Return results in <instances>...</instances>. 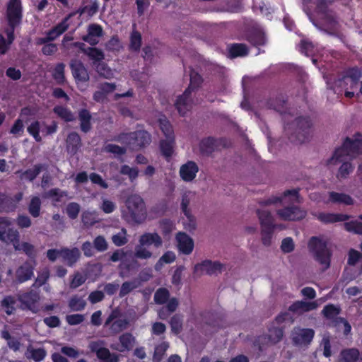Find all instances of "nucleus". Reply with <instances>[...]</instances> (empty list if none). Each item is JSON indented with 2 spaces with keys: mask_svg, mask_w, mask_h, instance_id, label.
<instances>
[{
  "mask_svg": "<svg viewBox=\"0 0 362 362\" xmlns=\"http://www.w3.org/2000/svg\"><path fill=\"white\" fill-rule=\"evenodd\" d=\"M228 52L231 58H235L247 55L249 50L245 44L233 43L230 45Z\"/></svg>",
  "mask_w": 362,
  "mask_h": 362,
  "instance_id": "nucleus-38",
  "label": "nucleus"
},
{
  "mask_svg": "<svg viewBox=\"0 0 362 362\" xmlns=\"http://www.w3.org/2000/svg\"><path fill=\"white\" fill-rule=\"evenodd\" d=\"M61 257L67 266L73 267L80 259L81 252L77 247H73L71 249L62 247Z\"/></svg>",
  "mask_w": 362,
  "mask_h": 362,
  "instance_id": "nucleus-22",
  "label": "nucleus"
},
{
  "mask_svg": "<svg viewBox=\"0 0 362 362\" xmlns=\"http://www.w3.org/2000/svg\"><path fill=\"white\" fill-rule=\"evenodd\" d=\"M183 319L180 315H174L170 320L171 331L175 334H180L182 330Z\"/></svg>",
  "mask_w": 362,
  "mask_h": 362,
  "instance_id": "nucleus-54",
  "label": "nucleus"
},
{
  "mask_svg": "<svg viewBox=\"0 0 362 362\" xmlns=\"http://www.w3.org/2000/svg\"><path fill=\"white\" fill-rule=\"evenodd\" d=\"M223 269V264L218 261L212 262L206 259L194 265V274L202 276L204 272L209 276L221 274Z\"/></svg>",
  "mask_w": 362,
  "mask_h": 362,
  "instance_id": "nucleus-10",
  "label": "nucleus"
},
{
  "mask_svg": "<svg viewBox=\"0 0 362 362\" xmlns=\"http://www.w3.org/2000/svg\"><path fill=\"white\" fill-rule=\"evenodd\" d=\"M65 65L64 63H58L53 71L52 76L59 83H64L65 80L64 76Z\"/></svg>",
  "mask_w": 362,
  "mask_h": 362,
  "instance_id": "nucleus-61",
  "label": "nucleus"
},
{
  "mask_svg": "<svg viewBox=\"0 0 362 362\" xmlns=\"http://www.w3.org/2000/svg\"><path fill=\"white\" fill-rule=\"evenodd\" d=\"M120 174L127 175L131 181H134L139 176V169L136 167L132 168L128 165H122L119 170Z\"/></svg>",
  "mask_w": 362,
  "mask_h": 362,
  "instance_id": "nucleus-58",
  "label": "nucleus"
},
{
  "mask_svg": "<svg viewBox=\"0 0 362 362\" xmlns=\"http://www.w3.org/2000/svg\"><path fill=\"white\" fill-rule=\"evenodd\" d=\"M358 154H362V139L358 138L351 139L349 137H346L342 146L336 148L332 156L328 159V163H332L334 160L343 161L348 156H354ZM358 173L362 182V163L358 166Z\"/></svg>",
  "mask_w": 362,
  "mask_h": 362,
  "instance_id": "nucleus-4",
  "label": "nucleus"
},
{
  "mask_svg": "<svg viewBox=\"0 0 362 362\" xmlns=\"http://www.w3.org/2000/svg\"><path fill=\"white\" fill-rule=\"evenodd\" d=\"M23 18V8L21 0H8L6 4V19L8 28L4 33L7 36L6 39L0 34V54H5L15 40V30L22 23Z\"/></svg>",
  "mask_w": 362,
  "mask_h": 362,
  "instance_id": "nucleus-1",
  "label": "nucleus"
},
{
  "mask_svg": "<svg viewBox=\"0 0 362 362\" xmlns=\"http://www.w3.org/2000/svg\"><path fill=\"white\" fill-rule=\"evenodd\" d=\"M308 248L315 259L323 267V270L330 267L332 252L327 247V241L313 236L308 242Z\"/></svg>",
  "mask_w": 362,
  "mask_h": 362,
  "instance_id": "nucleus-5",
  "label": "nucleus"
},
{
  "mask_svg": "<svg viewBox=\"0 0 362 362\" xmlns=\"http://www.w3.org/2000/svg\"><path fill=\"white\" fill-rule=\"evenodd\" d=\"M340 356L343 362H357L360 351L357 348H346L341 351Z\"/></svg>",
  "mask_w": 362,
  "mask_h": 362,
  "instance_id": "nucleus-39",
  "label": "nucleus"
},
{
  "mask_svg": "<svg viewBox=\"0 0 362 362\" xmlns=\"http://www.w3.org/2000/svg\"><path fill=\"white\" fill-rule=\"evenodd\" d=\"M92 116L87 109L83 108L78 111V119L80 121V128L83 133H88L92 128Z\"/></svg>",
  "mask_w": 362,
  "mask_h": 362,
  "instance_id": "nucleus-33",
  "label": "nucleus"
},
{
  "mask_svg": "<svg viewBox=\"0 0 362 362\" xmlns=\"http://www.w3.org/2000/svg\"><path fill=\"white\" fill-rule=\"evenodd\" d=\"M340 312L341 308L334 305V304L326 305L322 310V313L325 318L328 320H334L336 318L337 322L338 318L337 315L340 313Z\"/></svg>",
  "mask_w": 362,
  "mask_h": 362,
  "instance_id": "nucleus-47",
  "label": "nucleus"
},
{
  "mask_svg": "<svg viewBox=\"0 0 362 362\" xmlns=\"http://www.w3.org/2000/svg\"><path fill=\"white\" fill-rule=\"evenodd\" d=\"M175 144V139H162L159 143V148L160 150L161 155L165 158L166 160L169 161L174 152V146Z\"/></svg>",
  "mask_w": 362,
  "mask_h": 362,
  "instance_id": "nucleus-32",
  "label": "nucleus"
},
{
  "mask_svg": "<svg viewBox=\"0 0 362 362\" xmlns=\"http://www.w3.org/2000/svg\"><path fill=\"white\" fill-rule=\"evenodd\" d=\"M27 131L30 134L35 141L40 142L42 141V137L40 135V123L39 121L35 120L28 127Z\"/></svg>",
  "mask_w": 362,
  "mask_h": 362,
  "instance_id": "nucleus-57",
  "label": "nucleus"
},
{
  "mask_svg": "<svg viewBox=\"0 0 362 362\" xmlns=\"http://www.w3.org/2000/svg\"><path fill=\"white\" fill-rule=\"evenodd\" d=\"M119 341L120 343L119 347L115 349L120 352L132 350L135 344V338L129 332H126L120 335Z\"/></svg>",
  "mask_w": 362,
  "mask_h": 362,
  "instance_id": "nucleus-34",
  "label": "nucleus"
},
{
  "mask_svg": "<svg viewBox=\"0 0 362 362\" xmlns=\"http://www.w3.org/2000/svg\"><path fill=\"white\" fill-rule=\"evenodd\" d=\"M86 55L92 61L93 66L101 62L105 59L104 52L97 47H87V53Z\"/></svg>",
  "mask_w": 362,
  "mask_h": 362,
  "instance_id": "nucleus-40",
  "label": "nucleus"
},
{
  "mask_svg": "<svg viewBox=\"0 0 362 362\" xmlns=\"http://www.w3.org/2000/svg\"><path fill=\"white\" fill-rule=\"evenodd\" d=\"M293 125L296 129L293 132H289L290 127L285 126L284 129L288 135L289 140L296 144H303L307 141L311 133L312 122L309 117H299L296 119Z\"/></svg>",
  "mask_w": 362,
  "mask_h": 362,
  "instance_id": "nucleus-6",
  "label": "nucleus"
},
{
  "mask_svg": "<svg viewBox=\"0 0 362 362\" xmlns=\"http://www.w3.org/2000/svg\"><path fill=\"white\" fill-rule=\"evenodd\" d=\"M315 331L311 328L296 327L291 332L292 343L296 346H308L313 340Z\"/></svg>",
  "mask_w": 362,
  "mask_h": 362,
  "instance_id": "nucleus-9",
  "label": "nucleus"
},
{
  "mask_svg": "<svg viewBox=\"0 0 362 362\" xmlns=\"http://www.w3.org/2000/svg\"><path fill=\"white\" fill-rule=\"evenodd\" d=\"M11 221L7 217H0V240L12 244L16 251H22L35 262L37 250L33 245L28 242L20 243L19 232L11 228Z\"/></svg>",
  "mask_w": 362,
  "mask_h": 362,
  "instance_id": "nucleus-2",
  "label": "nucleus"
},
{
  "mask_svg": "<svg viewBox=\"0 0 362 362\" xmlns=\"http://www.w3.org/2000/svg\"><path fill=\"white\" fill-rule=\"evenodd\" d=\"M267 105L269 109H273L280 114H284L287 111V97L279 93L275 98L271 97L267 102Z\"/></svg>",
  "mask_w": 362,
  "mask_h": 362,
  "instance_id": "nucleus-19",
  "label": "nucleus"
},
{
  "mask_svg": "<svg viewBox=\"0 0 362 362\" xmlns=\"http://www.w3.org/2000/svg\"><path fill=\"white\" fill-rule=\"evenodd\" d=\"M198 172L197 164L194 161L189 160L180 166L179 173L183 181L189 182L194 180Z\"/></svg>",
  "mask_w": 362,
  "mask_h": 362,
  "instance_id": "nucleus-16",
  "label": "nucleus"
},
{
  "mask_svg": "<svg viewBox=\"0 0 362 362\" xmlns=\"http://www.w3.org/2000/svg\"><path fill=\"white\" fill-rule=\"evenodd\" d=\"M190 203V199L186 194L182 195V202H181V209L185 216L187 218L190 224L192 225L193 228H195V220L194 216L191 214V211L189 209V205Z\"/></svg>",
  "mask_w": 362,
  "mask_h": 362,
  "instance_id": "nucleus-43",
  "label": "nucleus"
},
{
  "mask_svg": "<svg viewBox=\"0 0 362 362\" xmlns=\"http://www.w3.org/2000/svg\"><path fill=\"white\" fill-rule=\"evenodd\" d=\"M142 37L141 33L137 30H133L130 35V43L129 49L133 52H139L141 49Z\"/></svg>",
  "mask_w": 362,
  "mask_h": 362,
  "instance_id": "nucleus-46",
  "label": "nucleus"
},
{
  "mask_svg": "<svg viewBox=\"0 0 362 362\" xmlns=\"http://www.w3.org/2000/svg\"><path fill=\"white\" fill-rule=\"evenodd\" d=\"M47 169V166L45 164L38 163L33 165L32 168H28L25 170H18L16 174H19V178L21 180H25L28 182H33L35 178L40 175V173Z\"/></svg>",
  "mask_w": 362,
  "mask_h": 362,
  "instance_id": "nucleus-18",
  "label": "nucleus"
},
{
  "mask_svg": "<svg viewBox=\"0 0 362 362\" xmlns=\"http://www.w3.org/2000/svg\"><path fill=\"white\" fill-rule=\"evenodd\" d=\"M331 3L329 0H316L315 10L328 24L334 26L337 21L334 13L329 8V4Z\"/></svg>",
  "mask_w": 362,
  "mask_h": 362,
  "instance_id": "nucleus-13",
  "label": "nucleus"
},
{
  "mask_svg": "<svg viewBox=\"0 0 362 362\" xmlns=\"http://www.w3.org/2000/svg\"><path fill=\"white\" fill-rule=\"evenodd\" d=\"M34 266L28 261L21 265L16 272L17 281L21 284L31 279L34 275Z\"/></svg>",
  "mask_w": 362,
  "mask_h": 362,
  "instance_id": "nucleus-20",
  "label": "nucleus"
},
{
  "mask_svg": "<svg viewBox=\"0 0 362 362\" xmlns=\"http://www.w3.org/2000/svg\"><path fill=\"white\" fill-rule=\"evenodd\" d=\"M16 303V300L12 296H7L1 300V305L6 310V313L8 315L13 313L15 311L14 305Z\"/></svg>",
  "mask_w": 362,
  "mask_h": 362,
  "instance_id": "nucleus-59",
  "label": "nucleus"
},
{
  "mask_svg": "<svg viewBox=\"0 0 362 362\" xmlns=\"http://www.w3.org/2000/svg\"><path fill=\"white\" fill-rule=\"evenodd\" d=\"M256 214L259 220L262 228L276 227L274 223V218L270 211L264 209H257Z\"/></svg>",
  "mask_w": 362,
  "mask_h": 362,
  "instance_id": "nucleus-37",
  "label": "nucleus"
},
{
  "mask_svg": "<svg viewBox=\"0 0 362 362\" xmlns=\"http://www.w3.org/2000/svg\"><path fill=\"white\" fill-rule=\"evenodd\" d=\"M329 202L333 204H342L346 206H351L354 204V200L350 195L334 191L329 192Z\"/></svg>",
  "mask_w": 362,
  "mask_h": 362,
  "instance_id": "nucleus-31",
  "label": "nucleus"
},
{
  "mask_svg": "<svg viewBox=\"0 0 362 362\" xmlns=\"http://www.w3.org/2000/svg\"><path fill=\"white\" fill-rule=\"evenodd\" d=\"M114 141L126 143L138 149L144 148L151 142V135L146 130H137L129 133H120Z\"/></svg>",
  "mask_w": 362,
  "mask_h": 362,
  "instance_id": "nucleus-7",
  "label": "nucleus"
},
{
  "mask_svg": "<svg viewBox=\"0 0 362 362\" xmlns=\"http://www.w3.org/2000/svg\"><path fill=\"white\" fill-rule=\"evenodd\" d=\"M176 239L179 250L185 255H189L194 249V242L187 233L179 232L177 234Z\"/></svg>",
  "mask_w": 362,
  "mask_h": 362,
  "instance_id": "nucleus-21",
  "label": "nucleus"
},
{
  "mask_svg": "<svg viewBox=\"0 0 362 362\" xmlns=\"http://www.w3.org/2000/svg\"><path fill=\"white\" fill-rule=\"evenodd\" d=\"M346 159H344L343 161L334 160L332 163H328V160L327 161V165H332V164L335 165L337 163L342 162V164L340 166L339 171H338V174H337L338 178H346L353 171L354 168H353L351 163L349 162H346Z\"/></svg>",
  "mask_w": 362,
  "mask_h": 362,
  "instance_id": "nucleus-45",
  "label": "nucleus"
},
{
  "mask_svg": "<svg viewBox=\"0 0 362 362\" xmlns=\"http://www.w3.org/2000/svg\"><path fill=\"white\" fill-rule=\"evenodd\" d=\"M118 313L113 310L105 320V326L110 325V329L113 334H117L127 328L129 322L127 319H118L115 320Z\"/></svg>",
  "mask_w": 362,
  "mask_h": 362,
  "instance_id": "nucleus-17",
  "label": "nucleus"
},
{
  "mask_svg": "<svg viewBox=\"0 0 362 362\" xmlns=\"http://www.w3.org/2000/svg\"><path fill=\"white\" fill-rule=\"evenodd\" d=\"M127 230L124 228H122L120 232L115 234L112 237V243L118 247L124 245L128 240L126 237Z\"/></svg>",
  "mask_w": 362,
  "mask_h": 362,
  "instance_id": "nucleus-62",
  "label": "nucleus"
},
{
  "mask_svg": "<svg viewBox=\"0 0 362 362\" xmlns=\"http://www.w3.org/2000/svg\"><path fill=\"white\" fill-rule=\"evenodd\" d=\"M1 337L7 341L8 346L14 351H18L21 343L18 340L13 339L8 330L3 329L1 332Z\"/></svg>",
  "mask_w": 362,
  "mask_h": 362,
  "instance_id": "nucleus-52",
  "label": "nucleus"
},
{
  "mask_svg": "<svg viewBox=\"0 0 362 362\" xmlns=\"http://www.w3.org/2000/svg\"><path fill=\"white\" fill-rule=\"evenodd\" d=\"M86 305V302L78 296H74L69 301V307L72 311H81Z\"/></svg>",
  "mask_w": 362,
  "mask_h": 362,
  "instance_id": "nucleus-55",
  "label": "nucleus"
},
{
  "mask_svg": "<svg viewBox=\"0 0 362 362\" xmlns=\"http://www.w3.org/2000/svg\"><path fill=\"white\" fill-rule=\"evenodd\" d=\"M344 229L350 233L362 235V222L351 221L344 223Z\"/></svg>",
  "mask_w": 362,
  "mask_h": 362,
  "instance_id": "nucleus-56",
  "label": "nucleus"
},
{
  "mask_svg": "<svg viewBox=\"0 0 362 362\" xmlns=\"http://www.w3.org/2000/svg\"><path fill=\"white\" fill-rule=\"evenodd\" d=\"M194 104L192 98V93L188 90H185L182 95L177 96L175 103V106L181 116H185L187 112L190 111Z\"/></svg>",
  "mask_w": 362,
  "mask_h": 362,
  "instance_id": "nucleus-15",
  "label": "nucleus"
},
{
  "mask_svg": "<svg viewBox=\"0 0 362 362\" xmlns=\"http://www.w3.org/2000/svg\"><path fill=\"white\" fill-rule=\"evenodd\" d=\"M246 40L253 46H264L267 43L264 33L259 29H252L246 35Z\"/></svg>",
  "mask_w": 362,
  "mask_h": 362,
  "instance_id": "nucleus-27",
  "label": "nucleus"
},
{
  "mask_svg": "<svg viewBox=\"0 0 362 362\" xmlns=\"http://www.w3.org/2000/svg\"><path fill=\"white\" fill-rule=\"evenodd\" d=\"M276 227H265L262 228L261 235L262 242L264 246H269L272 243V238L274 228Z\"/></svg>",
  "mask_w": 362,
  "mask_h": 362,
  "instance_id": "nucleus-60",
  "label": "nucleus"
},
{
  "mask_svg": "<svg viewBox=\"0 0 362 362\" xmlns=\"http://www.w3.org/2000/svg\"><path fill=\"white\" fill-rule=\"evenodd\" d=\"M122 210V218L130 224L143 223L147 216L146 204L143 198L138 194H131L124 202Z\"/></svg>",
  "mask_w": 362,
  "mask_h": 362,
  "instance_id": "nucleus-3",
  "label": "nucleus"
},
{
  "mask_svg": "<svg viewBox=\"0 0 362 362\" xmlns=\"http://www.w3.org/2000/svg\"><path fill=\"white\" fill-rule=\"evenodd\" d=\"M317 218L322 223L327 224L346 221L351 218V216L344 214L321 212L318 214Z\"/></svg>",
  "mask_w": 362,
  "mask_h": 362,
  "instance_id": "nucleus-26",
  "label": "nucleus"
},
{
  "mask_svg": "<svg viewBox=\"0 0 362 362\" xmlns=\"http://www.w3.org/2000/svg\"><path fill=\"white\" fill-rule=\"evenodd\" d=\"M202 83V76L194 70H192L190 72L189 85L187 88H186V90L192 93V92L197 90L201 87Z\"/></svg>",
  "mask_w": 362,
  "mask_h": 362,
  "instance_id": "nucleus-42",
  "label": "nucleus"
},
{
  "mask_svg": "<svg viewBox=\"0 0 362 362\" xmlns=\"http://www.w3.org/2000/svg\"><path fill=\"white\" fill-rule=\"evenodd\" d=\"M53 112L64 122H73L75 119L73 112L67 107L62 105H56Z\"/></svg>",
  "mask_w": 362,
  "mask_h": 362,
  "instance_id": "nucleus-41",
  "label": "nucleus"
},
{
  "mask_svg": "<svg viewBox=\"0 0 362 362\" xmlns=\"http://www.w3.org/2000/svg\"><path fill=\"white\" fill-rule=\"evenodd\" d=\"M277 214L285 221H300L306 216V211L297 206H290L277 211Z\"/></svg>",
  "mask_w": 362,
  "mask_h": 362,
  "instance_id": "nucleus-14",
  "label": "nucleus"
},
{
  "mask_svg": "<svg viewBox=\"0 0 362 362\" xmlns=\"http://www.w3.org/2000/svg\"><path fill=\"white\" fill-rule=\"evenodd\" d=\"M69 66L73 77L77 84L84 83L90 80L88 71L81 61L72 59Z\"/></svg>",
  "mask_w": 362,
  "mask_h": 362,
  "instance_id": "nucleus-12",
  "label": "nucleus"
},
{
  "mask_svg": "<svg viewBox=\"0 0 362 362\" xmlns=\"http://www.w3.org/2000/svg\"><path fill=\"white\" fill-rule=\"evenodd\" d=\"M170 298L169 291L165 288H159L154 293L153 300L158 305H163Z\"/></svg>",
  "mask_w": 362,
  "mask_h": 362,
  "instance_id": "nucleus-53",
  "label": "nucleus"
},
{
  "mask_svg": "<svg viewBox=\"0 0 362 362\" xmlns=\"http://www.w3.org/2000/svg\"><path fill=\"white\" fill-rule=\"evenodd\" d=\"M141 246L140 244L135 247L134 256L141 259H147L152 257V252Z\"/></svg>",
  "mask_w": 362,
  "mask_h": 362,
  "instance_id": "nucleus-64",
  "label": "nucleus"
},
{
  "mask_svg": "<svg viewBox=\"0 0 362 362\" xmlns=\"http://www.w3.org/2000/svg\"><path fill=\"white\" fill-rule=\"evenodd\" d=\"M18 299L25 308L33 310L40 297L36 291L32 290L20 295Z\"/></svg>",
  "mask_w": 362,
  "mask_h": 362,
  "instance_id": "nucleus-29",
  "label": "nucleus"
},
{
  "mask_svg": "<svg viewBox=\"0 0 362 362\" xmlns=\"http://www.w3.org/2000/svg\"><path fill=\"white\" fill-rule=\"evenodd\" d=\"M283 336V328L273 327L269 329V334L257 337L253 342V346L257 347L259 351L262 352L267 349L268 342H270L272 344H276L282 339Z\"/></svg>",
  "mask_w": 362,
  "mask_h": 362,
  "instance_id": "nucleus-8",
  "label": "nucleus"
},
{
  "mask_svg": "<svg viewBox=\"0 0 362 362\" xmlns=\"http://www.w3.org/2000/svg\"><path fill=\"white\" fill-rule=\"evenodd\" d=\"M361 76V71L358 67H352L346 71V74L343 77V81L346 84H348L347 81H352L356 84L359 83Z\"/></svg>",
  "mask_w": 362,
  "mask_h": 362,
  "instance_id": "nucleus-49",
  "label": "nucleus"
},
{
  "mask_svg": "<svg viewBox=\"0 0 362 362\" xmlns=\"http://www.w3.org/2000/svg\"><path fill=\"white\" fill-rule=\"evenodd\" d=\"M317 308V303L315 301L305 302L297 300L293 302L289 307L288 311L293 313L301 315L304 313L313 310Z\"/></svg>",
  "mask_w": 362,
  "mask_h": 362,
  "instance_id": "nucleus-24",
  "label": "nucleus"
},
{
  "mask_svg": "<svg viewBox=\"0 0 362 362\" xmlns=\"http://www.w3.org/2000/svg\"><path fill=\"white\" fill-rule=\"evenodd\" d=\"M72 17H74V13H69L60 23L47 31L45 34L52 38V41H54L67 30L69 26L68 21Z\"/></svg>",
  "mask_w": 362,
  "mask_h": 362,
  "instance_id": "nucleus-23",
  "label": "nucleus"
},
{
  "mask_svg": "<svg viewBox=\"0 0 362 362\" xmlns=\"http://www.w3.org/2000/svg\"><path fill=\"white\" fill-rule=\"evenodd\" d=\"M42 202L39 197L34 196L28 204V209L31 216L37 218L40 215Z\"/></svg>",
  "mask_w": 362,
  "mask_h": 362,
  "instance_id": "nucleus-44",
  "label": "nucleus"
},
{
  "mask_svg": "<svg viewBox=\"0 0 362 362\" xmlns=\"http://www.w3.org/2000/svg\"><path fill=\"white\" fill-rule=\"evenodd\" d=\"M94 66L95 68L96 72L100 77H103L106 79H110L113 77L114 74L112 70L103 61L97 64Z\"/></svg>",
  "mask_w": 362,
  "mask_h": 362,
  "instance_id": "nucleus-48",
  "label": "nucleus"
},
{
  "mask_svg": "<svg viewBox=\"0 0 362 362\" xmlns=\"http://www.w3.org/2000/svg\"><path fill=\"white\" fill-rule=\"evenodd\" d=\"M160 228L163 235H170L175 228L173 222L168 218H164L160 221Z\"/></svg>",
  "mask_w": 362,
  "mask_h": 362,
  "instance_id": "nucleus-63",
  "label": "nucleus"
},
{
  "mask_svg": "<svg viewBox=\"0 0 362 362\" xmlns=\"http://www.w3.org/2000/svg\"><path fill=\"white\" fill-rule=\"evenodd\" d=\"M168 347L169 344L165 341H163L156 346L152 358L153 362H160L163 360Z\"/></svg>",
  "mask_w": 362,
  "mask_h": 362,
  "instance_id": "nucleus-50",
  "label": "nucleus"
},
{
  "mask_svg": "<svg viewBox=\"0 0 362 362\" xmlns=\"http://www.w3.org/2000/svg\"><path fill=\"white\" fill-rule=\"evenodd\" d=\"M159 126L166 139H175L173 126L166 118L159 119Z\"/></svg>",
  "mask_w": 362,
  "mask_h": 362,
  "instance_id": "nucleus-51",
  "label": "nucleus"
},
{
  "mask_svg": "<svg viewBox=\"0 0 362 362\" xmlns=\"http://www.w3.org/2000/svg\"><path fill=\"white\" fill-rule=\"evenodd\" d=\"M287 197H291L292 201L298 202L299 190L298 189H288L284 192L283 197H273L266 200L260 201L259 204L262 206H269L281 202L282 200Z\"/></svg>",
  "mask_w": 362,
  "mask_h": 362,
  "instance_id": "nucleus-25",
  "label": "nucleus"
},
{
  "mask_svg": "<svg viewBox=\"0 0 362 362\" xmlns=\"http://www.w3.org/2000/svg\"><path fill=\"white\" fill-rule=\"evenodd\" d=\"M139 243L141 246H150L153 245L156 248L163 244L160 236L157 233H145L140 236Z\"/></svg>",
  "mask_w": 362,
  "mask_h": 362,
  "instance_id": "nucleus-28",
  "label": "nucleus"
},
{
  "mask_svg": "<svg viewBox=\"0 0 362 362\" xmlns=\"http://www.w3.org/2000/svg\"><path fill=\"white\" fill-rule=\"evenodd\" d=\"M216 147L217 140L212 136L204 138L199 143V149L203 155H211Z\"/></svg>",
  "mask_w": 362,
  "mask_h": 362,
  "instance_id": "nucleus-35",
  "label": "nucleus"
},
{
  "mask_svg": "<svg viewBox=\"0 0 362 362\" xmlns=\"http://www.w3.org/2000/svg\"><path fill=\"white\" fill-rule=\"evenodd\" d=\"M16 209V206L12 201V197L0 192V212L10 213Z\"/></svg>",
  "mask_w": 362,
  "mask_h": 362,
  "instance_id": "nucleus-36",
  "label": "nucleus"
},
{
  "mask_svg": "<svg viewBox=\"0 0 362 362\" xmlns=\"http://www.w3.org/2000/svg\"><path fill=\"white\" fill-rule=\"evenodd\" d=\"M103 344V341H91L89 349L91 352L96 354L98 359L104 362H119L118 356L115 354H111L107 348L101 347Z\"/></svg>",
  "mask_w": 362,
  "mask_h": 362,
  "instance_id": "nucleus-11",
  "label": "nucleus"
},
{
  "mask_svg": "<svg viewBox=\"0 0 362 362\" xmlns=\"http://www.w3.org/2000/svg\"><path fill=\"white\" fill-rule=\"evenodd\" d=\"M66 149L71 154H76L81 146V139L76 132H70L66 140Z\"/></svg>",
  "mask_w": 362,
  "mask_h": 362,
  "instance_id": "nucleus-30",
  "label": "nucleus"
}]
</instances>
